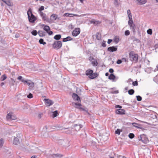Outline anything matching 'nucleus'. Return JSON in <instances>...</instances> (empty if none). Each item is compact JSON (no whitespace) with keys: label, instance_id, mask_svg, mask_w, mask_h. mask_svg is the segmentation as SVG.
Segmentation results:
<instances>
[{"label":"nucleus","instance_id":"052dcab7","mask_svg":"<svg viewBox=\"0 0 158 158\" xmlns=\"http://www.w3.org/2000/svg\"><path fill=\"white\" fill-rule=\"evenodd\" d=\"M96 38L98 40H100V38H99L98 35L97 36Z\"/></svg>","mask_w":158,"mask_h":158},{"label":"nucleus","instance_id":"c756f323","mask_svg":"<svg viewBox=\"0 0 158 158\" xmlns=\"http://www.w3.org/2000/svg\"><path fill=\"white\" fill-rule=\"evenodd\" d=\"M122 131L120 129H117V130L115 131V133L116 134L119 135L120 134V132Z\"/></svg>","mask_w":158,"mask_h":158},{"label":"nucleus","instance_id":"473e14b6","mask_svg":"<svg viewBox=\"0 0 158 158\" xmlns=\"http://www.w3.org/2000/svg\"><path fill=\"white\" fill-rule=\"evenodd\" d=\"M39 42L40 44H43V45H45L46 44V43L45 42H44V40L42 39H40L39 40Z\"/></svg>","mask_w":158,"mask_h":158},{"label":"nucleus","instance_id":"4468645a","mask_svg":"<svg viewBox=\"0 0 158 158\" xmlns=\"http://www.w3.org/2000/svg\"><path fill=\"white\" fill-rule=\"evenodd\" d=\"M72 97L73 99L74 100L78 101V102H81L80 99L77 94H73L72 96Z\"/></svg>","mask_w":158,"mask_h":158},{"label":"nucleus","instance_id":"412c9836","mask_svg":"<svg viewBox=\"0 0 158 158\" xmlns=\"http://www.w3.org/2000/svg\"><path fill=\"white\" fill-rule=\"evenodd\" d=\"M137 3L140 5L144 4L147 2L146 0H137Z\"/></svg>","mask_w":158,"mask_h":158},{"label":"nucleus","instance_id":"7c9ffc66","mask_svg":"<svg viewBox=\"0 0 158 158\" xmlns=\"http://www.w3.org/2000/svg\"><path fill=\"white\" fill-rule=\"evenodd\" d=\"M58 114V112L57 110L53 112V118L56 117V116H57Z\"/></svg>","mask_w":158,"mask_h":158},{"label":"nucleus","instance_id":"09e8293b","mask_svg":"<svg viewBox=\"0 0 158 158\" xmlns=\"http://www.w3.org/2000/svg\"><path fill=\"white\" fill-rule=\"evenodd\" d=\"M109 72L110 73H112L114 72V70L112 69H110L109 70Z\"/></svg>","mask_w":158,"mask_h":158},{"label":"nucleus","instance_id":"cd10ccee","mask_svg":"<svg viewBox=\"0 0 158 158\" xmlns=\"http://www.w3.org/2000/svg\"><path fill=\"white\" fill-rule=\"evenodd\" d=\"M7 78L6 75L4 74L1 76L0 77V80L1 81H3L5 80Z\"/></svg>","mask_w":158,"mask_h":158},{"label":"nucleus","instance_id":"79ce46f5","mask_svg":"<svg viewBox=\"0 0 158 158\" xmlns=\"http://www.w3.org/2000/svg\"><path fill=\"white\" fill-rule=\"evenodd\" d=\"M125 34L126 35H130V31L129 30H126L125 32Z\"/></svg>","mask_w":158,"mask_h":158},{"label":"nucleus","instance_id":"2eb2a0df","mask_svg":"<svg viewBox=\"0 0 158 158\" xmlns=\"http://www.w3.org/2000/svg\"><path fill=\"white\" fill-rule=\"evenodd\" d=\"M116 113L118 114H125V110L123 109H118L116 110Z\"/></svg>","mask_w":158,"mask_h":158},{"label":"nucleus","instance_id":"f257e3e1","mask_svg":"<svg viewBox=\"0 0 158 158\" xmlns=\"http://www.w3.org/2000/svg\"><path fill=\"white\" fill-rule=\"evenodd\" d=\"M138 54L135 53L134 51H131L129 53V58L131 61L137 63L138 61Z\"/></svg>","mask_w":158,"mask_h":158},{"label":"nucleus","instance_id":"c9c22d12","mask_svg":"<svg viewBox=\"0 0 158 158\" xmlns=\"http://www.w3.org/2000/svg\"><path fill=\"white\" fill-rule=\"evenodd\" d=\"M135 136L134 135L131 133H130L129 135V137L131 139H132L134 138Z\"/></svg>","mask_w":158,"mask_h":158},{"label":"nucleus","instance_id":"4d7b16f0","mask_svg":"<svg viewBox=\"0 0 158 158\" xmlns=\"http://www.w3.org/2000/svg\"><path fill=\"white\" fill-rule=\"evenodd\" d=\"M36 156H32L31 158H36Z\"/></svg>","mask_w":158,"mask_h":158},{"label":"nucleus","instance_id":"f03ea898","mask_svg":"<svg viewBox=\"0 0 158 158\" xmlns=\"http://www.w3.org/2000/svg\"><path fill=\"white\" fill-rule=\"evenodd\" d=\"M29 21L30 22L34 23L36 20V17L32 14L31 9H29L27 12Z\"/></svg>","mask_w":158,"mask_h":158},{"label":"nucleus","instance_id":"13d9d810","mask_svg":"<svg viewBox=\"0 0 158 158\" xmlns=\"http://www.w3.org/2000/svg\"><path fill=\"white\" fill-rule=\"evenodd\" d=\"M4 85V82H2L1 84V86H3Z\"/></svg>","mask_w":158,"mask_h":158},{"label":"nucleus","instance_id":"6e6d98bb","mask_svg":"<svg viewBox=\"0 0 158 158\" xmlns=\"http://www.w3.org/2000/svg\"><path fill=\"white\" fill-rule=\"evenodd\" d=\"M102 46L103 47H105L106 46V44L105 43H102Z\"/></svg>","mask_w":158,"mask_h":158},{"label":"nucleus","instance_id":"bb28decb","mask_svg":"<svg viewBox=\"0 0 158 158\" xmlns=\"http://www.w3.org/2000/svg\"><path fill=\"white\" fill-rule=\"evenodd\" d=\"M61 37V36L60 35H55L54 37V39L56 40H60Z\"/></svg>","mask_w":158,"mask_h":158},{"label":"nucleus","instance_id":"603ef678","mask_svg":"<svg viewBox=\"0 0 158 158\" xmlns=\"http://www.w3.org/2000/svg\"><path fill=\"white\" fill-rule=\"evenodd\" d=\"M112 40L111 39H108L107 43L108 44H110L112 42Z\"/></svg>","mask_w":158,"mask_h":158},{"label":"nucleus","instance_id":"ddd939ff","mask_svg":"<svg viewBox=\"0 0 158 158\" xmlns=\"http://www.w3.org/2000/svg\"><path fill=\"white\" fill-rule=\"evenodd\" d=\"M90 23H93L95 25H97L101 23L102 22L99 20H96L94 19H92L90 21Z\"/></svg>","mask_w":158,"mask_h":158},{"label":"nucleus","instance_id":"c03bdc74","mask_svg":"<svg viewBox=\"0 0 158 158\" xmlns=\"http://www.w3.org/2000/svg\"><path fill=\"white\" fill-rule=\"evenodd\" d=\"M132 125L134 127H138V126H139V124L138 123H132Z\"/></svg>","mask_w":158,"mask_h":158},{"label":"nucleus","instance_id":"4c0bfd02","mask_svg":"<svg viewBox=\"0 0 158 158\" xmlns=\"http://www.w3.org/2000/svg\"><path fill=\"white\" fill-rule=\"evenodd\" d=\"M44 7L43 6H41L40 8H39L38 10V11L39 12L41 11L42 10H44Z\"/></svg>","mask_w":158,"mask_h":158},{"label":"nucleus","instance_id":"393cba45","mask_svg":"<svg viewBox=\"0 0 158 158\" xmlns=\"http://www.w3.org/2000/svg\"><path fill=\"white\" fill-rule=\"evenodd\" d=\"M92 64L93 66H96L98 65V63L96 59H95L94 61H92Z\"/></svg>","mask_w":158,"mask_h":158},{"label":"nucleus","instance_id":"423d86ee","mask_svg":"<svg viewBox=\"0 0 158 158\" xmlns=\"http://www.w3.org/2000/svg\"><path fill=\"white\" fill-rule=\"evenodd\" d=\"M42 26L43 27H44V30L46 31L49 35H51L52 34L53 32L52 31H50V28L49 26L45 25L43 24L42 25Z\"/></svg>","mask_w":158,"mask_h":158},{"label":"nucleus","instance_id":"f8f14e48","mask_svg":"<svg viewBox=\"0 0 158 158\" xmlns=\"http://www.w3.org/2000/svg\"><path fill=\"white\" fill-rule=\"evenodd\" d=\"M40 16L42 18L43 21H46L47 19V17L45 14L43 12H39Z\"/></svg>","mask_w":158,"mask_h":158},{"label":"nucleus","instance_id":"37998d69","mask_svg":"<svg viewBox=\"0 0 158 158\" xmlns=\"http://www.w3.org/2000/svg\"><path fill=\"white\" fill-rule=\"evenodd\" d=\"M27 97L29 98H33V95L31 93H30L27 96Z\"/></svg>","mask_w":158,"mask_h":158},{"label":"nucleus","instance_id":"ea45409f","mask_svg":"<svg viewBox=\"0 0 158 158\" xmlns=\"http://www.w3.org/2000/svg\"><path fill=\"white\" fill-rule=\"evenodd\" d=\"M132 85L133 86H137L138 85V82L137 81H135L132 82Z\"/></svg>","mask_w":158,"mask_h":158},{"label":"nucleus","instance_id":"0e129e2a","mask_svg":"<svg viewBox=\"0 0 158 158\" xmlns=\"http://www.w3.org/2000/svg\"><path fill=\"white\" fill-rule=\"evenodd\" d=\"M156 1L157 2H158V0H156Z\"/></svg>","mask_w":158,"mask_h":158},{"label":"nucleus","instance_id":"864d4df0","mask_svg":"<svg viewBox=\"0 0 158 158\" xmlns=\"http://www.w3.org/2000/svg\"><path fill=\"white\" fill-rule=\"evenodd\" d=\"M94 60V57H92V56H90L89 57V60Z\"/></svg>","mask_w":158,"mask_h":158},{"label":"nucleus","instance_id":"e2e57ef3","mask_svg":"<svg viewBox=\"0 0 158 158\" xmlns=\"http://www.w3.org/2000/svg\"><path fill=\"white\" fill-rule=\"evenodd\" d=\"M110 158H114L110 156Z\"/></svg>","mask_w":158,"mask_h":158},{"label":"nucleus","instance_id":"8fccbe9b","mask_svg":"<svg viewBox=\"0 0 158 158\" xmlns=\"http://www.w3.org/2000/svg\"><path fill=\"white\" fill-rule=\"evenodd\" d=\"M116 108H119V109H121L122 108V106L119 105H116L115 106Z\"/></svg>","mask_w":158,"mask_h":158},{"label":"nucleus","instance_id":"1a4fd4ad","mask_svg":"<svg viewBox=\"0 0 158 158\" xmlns=\"http://www.w3.org/2000/svg\"><path fill=\"white\" fill-rule=\"evenodd\" d=\"M73 105H75L76 106H75L76 108L83 111H86L84 108L81 107L82 105L80 103H73Z\"/></svg>","mask_w":158,"mask_h":158},{"label":"nucleus","instance_id":"9b49d317","mask_svg":"<svg viewBox=\"0 0 158 158\" xmlns=\"http://www.w3.org/2000/svg\"><path fill=\"white\" fill-rule=\"evenodd\" d=\"M58 18V15L56 14H52L51 15L50 17V21L53 22V21L56 20Z\"/></svg>","mask_w":158,"mask_h":158},{"label":"nucleus","instance_id":"e433bc0d","mask_svg":"<svg viewBox=\"0 0 158 158\" xmlns=\"http://www.w3.org/2000/svg\"><path fill=\"white\" fill-rule=\"evenodd\" d=\"M147 32L148 34L152 35V30L151 29H148L147 31Z\"/></svg>","mask_w":158,"mask_h":158},{"label":"nucleus","instance_id":"69168bd1","mask_svg":"<svg viewBox=\"0 0 158 158\" xmlns=\"http://www.w3.org/2000/svg\"><path fill=\"white\" fill-rule=\"evenodd\" d=\"M3 5L2 4V6H3Z\"/></svg>","mask_w":158,"mask_h":158},{"label":"nucleus","instance_id":"3c124183","mask_svg":"<svg viewBox=\"0 0 158 158\" xmlns=\"http://www.w3.org/2000/svg\"><path fill=\"white\" fill-rule=\"evenodd\" d=\"M117 158H126V157L122 156H118Z\"/></svg>","mask_w":158,"mask_h":158},{"label":"nucleus","instance_id":"20e7f679","mask_svg":"<svg viewBox=\"0 0 158 158\" xmlns=\"http://www.w3.org/2000/svg\"><path fill=\"white\" fill-rule=\"evenodd\" d=\"M62 46V43L60 41H56L52 44L53 48L56 49H60Z\"/></svg>","mask_w":158,"mask_h":158},{"label":"nucleus","instance_id":"a211bd4d","mask_svg":"<svg viewBox=\"0 0 158 158\" xmlns=\"http://www.w3.org/2000/svg\"><path fill=\"white\" fill-rule=\"evenodd\" d=\"M108 79L112 80L113 81H116V77L113 74H111L108 77Z\"/></svg>","mask_w":158,"mask_h":158},{"label":"nucleus","instance_id":"338daca9","mask_svg":"<svg viewBox=\"0 0 158 158\" xmlns=\"http://www.w3.org/2000/svg\"><path fill=\"white\" fill-rule=\"evenodd\" d=\"M157 68H158V66H157Z\"/></svg>","mask_w":158,"mask_h":158},{"label":"nucleus","instance_id":"5701e85b","mask_svg":"<svg viewBox=\"0 0 158 158\" xmlns=\"http://www.w3.org/2000/svg\"><path fill=\"white\" fill-rule=\"evenodd\" d=\"M13 143L16 145H18L19 143V140L17 138H15L13 141Z\"/></svg>","mask_w":158,"mask_h":158},{"label":"nucleus","instance_id":"58836bf2","mask_svg":"<svg viewBox=\"0 0 158 158\" xmlns=\"http://www.w3.org/2000/svg\"><path fill=\"white\" fill-rule=\"evenodd\" d=\"M144 136L143 135H140L139 136V139L140 141H141L142 142L143 141V140L142 139V138Z\"/></svg>","mask_w":158,"mask_h":158},{"label":"nucleus","instance_id":"7ed1b4c3","mask_svg":"<svg viewBox=\"0 0 158 158\" xmlns=\"http://www.w3.org/2000/svg\"><path fill=\"white\" fill-rule=\"evenodd\" d=\"M87 76H89V77L91 79H94L98 76V74L96 73H93V71L91 69H88L85 72Z\"/></svg>","mask_w":158,"mask_h":158},{"label":"nucleus","instance_id":"49530a36","mask_svg":"<svg viewBox=\"0 0 158 158\" xmlns=\"http://www.w3.org/2000/svg\"><path fill=\"white\" fill-rule=\"evenodd\" d=\"M18 79L21 80V81L22 79H23V77L21 76H19L18 77Z\"/></svg>","mask_w":158,"mask_h":158},{"label":"nucleus","instance_id":"6ab92c4d","mask_svg":"<svg viewBox=\"0 0 158 158\" xmlns=\"http://www.w3.org/2000/svg\"><path fill=\"white\" fill-rule=\"evenodd\" d=\"M4 2L6 5L9 6H12L13 5V3L10 0H8L7 1L6 0H2Z\"/></svg>","mask_w":158,"mask_h":158},{"label":"nucleus","instance_id":"de8ad7c7","mask_svg":"<svg viewBox=\"0 0 158 158\" xmlns=\"http://www.w3.org/2000/svg\"><path fill=\"white\" fill-rule=\"evenodd\" d=\"M43 115V114L42 113L38 115V118H41L42 117V115Z\"/></svg>","mask_w":158,"mask_h":158},{"label":"nucleus","instance_id":"dca6fc26","mask_svg":"<svg viewBox=\"0 0 158 158\" xmlns=\"http://www.w3.org/2000/svg\"><path fill=\"white\" fill-rule=\"evenodd\" d=\"M46 103V105L48 106H49L52 105L53 103V102L52 100L47 99H44Z\"/></svg>","mask_w":158,"mask_h":158},{"label":"nucleus","instance_id":"f704fd0d","mask_svg":"<svg viewBox=\"0 0 158 158\" xmlns=\"http://www.w3.org/2000/svg\"><path fill=\"white\" fill-rule=\"evenodd\" d=\"M3 143V139H0V148L2 146Z\"/></svg>","mask_w":158,"mask_h":158},{"label":"nucleus","instance_id":"c85d7f7f","mask_svg":"<svg viewBox=\"0 0 158 158\" xmlns=\"http://www.w3.org/2000/svg\"><path fill=\"white\" fill-rule=\"evenodd\" d=\"M114 41L115 42L117 43L119 41V38L118 37L115 36L114 37Z\"/></svg>","mask_w":158,"mask_h":158},{"label":"nucleus","instance_id":"a878e982","mask_svg":"<svg viewBox=\"0 0 158 158\" xmlns=\"http://www.w3.org/2000/svg\"><path fill=\"white\" fill-rule=\"evenodd\" d=\"M72 40L70 36H68L66 38H64L63 40V41L65 42L69 40Z\"/></svg>","mask_w":158,"mask_h":158},{"label":"nucleus","instance_id":"39448f33","mask_svg":"<svg viewBox=\"0 0 158 158\" xmlns=\"http://www.w3.org/2000/svg\"><path fill=\"white\" fill-rule=\"evenodd\" d=\"M128 24L130 26L131 29L134 33H135L136 26L135 24L133 23L132 19L129 20L128 22Z\"/></svg>","mask_w":158,"mask_h":158},{"label":"nucleus","instance_id":"9d476101","mask_svg":"<svg viewBox=\"0 0 158 158\" xmlns=\"http://www.w3.org/2000/svg\"><path fill=\"white\" fill-rule=\"evenodd\" d=\"M22 81L24 83H26L30 87L33 88L34 86V83L31 81L24 80V79L22 80Z\"/></svg>","mask_w":158,"mask_h":158},{"label":"nucleus","instance_id":"bf43d9fd","mask_svg":"<svg viewBox=\"0 0 158 158\" xmlns=\"http://www.w3.org/2000/svg\"><path fill=\"white\" fill-rule=\"evenodd\" d=\"M108 75H109V73H106V74H105L106 76H108Z\"/></svg>","mask_w":158,"mask_h":158},{"label":"nucleus","instance_id":"a19ab883","mask_svg":"<svg viewBox=\"0 0 158 158\" xmlns=\"http://www.w3.org/2000/svg\"><path fill=\"white\" fill-rule=\"evenodd\" d=\"M137 100V101H139L141 100L142 98L139 96H136Z\"/></svg>","mask_w":158,"mask_h":158},{"label":"nucleus","instance_id":"4be33fe9","mask_svg":"<svg viewBox=\"0 0 158 158\" xmlns=\"http://www.w3.org/2000/svg\"><path fill=\"white\" fill-rule=\"evenodd\" d=\"M38 34L40 37H43L45 35V32L43 31H39Z\"/></svg>","mask_w":158,"mask_h":158},{"label":"nucleus","instance_id":"f3484780","mask_svg":"<svg viewBox=\"0 0 158 158\" xmlns=\"http://www.w3.org/2000/svg\"><path fill=\"white\" fill-rule=\"evenodd\" d=\"M78 15L77 14H70L69 13H64L63 16L64 17H73V16H77Z\"/></svg>","mask_w":158,"mask_h":158},{"label":"nucleus","instance_id":"72a5a7b5","mask_svg":"<svg viewBox=\"0 0 158 158\" xmlns=\"http://www.w3.org/2000/svg\"><path fill=\"white\" fill-rule=\"evenodd\" d=\"M37 32L36 30H34L31 32V34L35 36L37 35Z\"/></svg>","mask_w":158,"mask_h":158},{"label":"nucleus","instance_id":"aec40b11","mask_svg":"<svg viewBox=\"0 0 158 158\" xmlns=\"http://www.w3.org/2000/svg\"><path fill=\"white\" fill-rule=\"evenodd\" d=\"M108 50L109 52H114L117 50V48L114 46L110 47L108 48Z\"/></svg>","mask_w":158,"mask_h":158},{"label":"nucleus","instance_id":"5fc2aeb1","mask_svg":"<svg viewBox=\"0 0 158 158\" xmlns=\"http://www.w3.org/2000/svg\"><path fill=\"white\" fill-rule=\"evenodd\" d=\"M55 156H59L60 157H62V156L61 155H58V154H55Z\"/></svg>","mask_w":158,"mask_h":158},{"label":"nucleus","instance_id":"680f3d73","mask_svg":"<svg viewBox=\"0 0 158 158\" xmlns=\"http://www.w3.org/2000/svg\"><path fill=\"white\" fill-rule=\"evenodd\" d=\"M82 3H83V0H79Z\"/></svg>","mask_w":158,"mask_h":158},{"label":"nucleus","instance_id":"0eeeda50","mask_svg":"<svg viewBox=\"0 0 158 158\" xmlns=\"http://www.w3.org/2000/svg\"><path fill=\"white\" fill-rule=\"evenodd\" d=\"M7 119L9 120H15L16 119V117L13 115L12 112H10L6 116Z\"/></svg>","mask_w":158,"mask_h":158},{"label":"nucleus","instance_id":"6e6552de","mask_svg":"<svg viewBox=\"0 0 158 158\" xmlns=\"http://www.w3.org/2000/svg\"><path fill=\"white\" fill-rule=\"evenodd\" d=\"M80 31L81 30L79 28H76L73 31L72 35L74 36H76L80 33Z\"/></svg>","mask_w":158,"mask_h":158},{"label":"nucleus","instance_id":"a18cd8bd","mask_svg":"<svg viewBox=\"0 0 158 158\" xmlns=\"http://www.w3.org/2000/svg\"><path fill=\"white\" fill-rule=\"evenodd\" d=\"M122 61L120 60H118L117 61V63L118 64H120L121 63Z\"/></svg>","mask_w":158,"mask_h":158},{"label":"nucleus","instance_id":"2f4dec72","mask_svg":"<svg viewBox=\"0 0 158 158\" xmlns=\"http://www.w3.org/2000/svg\"><path fill=\"white\" fill-rule=\"evenodd\" d=\"M128 93L129 94L132 95L134 93V90L133 89H130L128 91Z\"/></svg>","mask_w":158,"mask_h":158},{"label":"nucleus","instance_id":"b1692460","mask_svg":"<svg viewBox=\"0 0 158 158\" xmlns=\"http://www.w3.org/2000/svg\"><path fill=\"white\" fill-rule=\"evenodd\" d=\"M127 13L129 17V20L132 19V16L131 11L130 10H128L127 11Z\"/></svg>","mask_w":158,"mask_h":158}]
</instances>
